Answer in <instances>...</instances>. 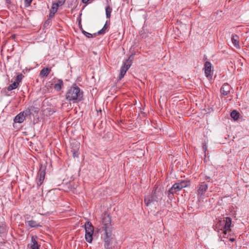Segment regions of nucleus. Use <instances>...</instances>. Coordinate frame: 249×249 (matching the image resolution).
Listing matches in <instances>:
<instances>
[{
    "instance_id": "nucleus-27",
    "label": "nucleus",
    "mask_w": 249,
    "mask_h": 249,
    "mask_svg": "<svg viewBox=\"0 0 249 249\" xmlns=\"http://www.w3.org/2000/svg\"><path fill=\"white\" fill-rule=\"evenodd\" d=\"M111 12L112 8L109 5L107 6L106 8V17L107 18H110Z\"/></svg>"
},
{
    "instance_id": "nucleus-8",
    "label": "nucleus",
    "mask_w": 249,
    "mask_h": 249,
    "mask_svg": "<svg viewBox=\"0 0 249 249\" xmlns=\"http://www.w3.org/2000/svg\"><path fill=\"white\" fill-rule=\"evenodd\" d=\"M33 112L37 113L38 112L37 108L34 106H31L22 112L25 118H26V117L30 118L31 115L33 114Z\"/></svg>"
},
{
    "instance_id": "nucleus-38",
    "label": "nucleus",
    "mask_w": 249,
    "mask_h": 249,
    "mask_svg": "<svg viewBox=\"0 0 249 249\" xmlns=\"http://www.w3.org/2000/svg\"><path fill=\"white\" fill-rule=\"evenodd\" d=\"M105 248L106 249H112L111 247H106Z\"/></svg>"
},
{
    "instance_id": "nucleus-7",
    "label": "nucleus",
    "mask_w": 249,
    "mask_h": 249,
    "mask_svg": "<svg viewBox=\"0 0 249 249\" xmlns=\"http://www.w3.org/2000/svg\"><path fill=\"white\" fill-rule=\"evenodd\" d=\"M103 226L102 229H107V228H112L111 224V218L108 214H105L102 219Z\"/></svg>"
},
{
    "instance_id": "nucleus-21",
    "label": "nucleus",
    "mask_w": 249,
    "mask_h": 249,
    "mask_svg": "<svg viewBox=\"0 0 249 249\" xmlns=\"http://www.w3.org/2000/svg\"><path fill=\"white\" fill-rule=\"evenodd\" d=\"M231 229L230 230H227L225 229H223L221 230L218 231V232L219 233V235L220 237L221 238H226L227 235L228 234V232L230 231Z\"/></svg>"
},
{
    "instance_id": "nucleus-22",
    "label": "nucleus",
    "mask_w": 249,
    "mask_h": 249,
    "mask_svg": "<svg viewBox=\"0 0 249 249\" xmlns=\"http://www.w3.org/2000/svg\"><path fill=\"white\" fill-rule=\"evenodd\" d=\"M114 237L107 238L104 237V240L105 242V247H111L112 243Z\"/></svg>"
},
{
    "instance_id": "nucleus-31",
    "label": "nucleus",
    "mask_w": 249,
    "mask_h": 249,
    "mask_svg": "<svg viewBox=\"0 0 249 249\" xmlns=\"http://www.w3.org/2000/svg\"><path fill=\"white\" fill-rule=\"evenodd\" d=\"M58 7L55 5L54 3H53L52 7L50 9V12H52L53 13H56L57 10H58Z\"/></svg>"
},
{
    "instance_id": "nucleus-9",
    "label": "nucleus",
    "mask_w": 249,
    "mask_h": 249,
    "mask_svg": "<svg viewBox=\"0 0 249 249\" xmlns=\"http://www.w3.org/2000/svg\"><path fill=\"white\" fill-rule=\"evenodd\" d=\"M211 69H212V64L209 61H206L204 65V71L208 79H211L212 78V76L211 75Z\"/></svg>"
},
{
    "instance_id": "nucleus-11",
    "label": "nucleus",
    "mask_w": 249,
    "mask_h": 249,
    "mask_svg": "<svg viewBox=\"0 0 249 249\" xmlns=\"http://www.w3.org/2000/svg\"><path fill=\"white\" fill-rule=\"evenodd\" d=\"M231 89V87L229 84L228 83H224L221 88V93L224 96L228 95L230 92Z\"/></svg>"
},
{
    "instance_id": "nucleus-16",
    "label": "nucleus",
    "mask_w": 249,
    "mask_h": 249,
    "mask_svg": "<svg viewBox=\"0 0 249 249\" xmlns=\"http://www.w3.org/2000/svg\"><path fill=\"white\" fill-rule=\"evenodd\" d=\"M25 223L26 224L27 223L28 225L30 228H37L42 227V226L40 224L38 223L36 221L33 220L27 221H26Z\"/></svg>"
},
{
    "instance_id": "nucleus-10",
    "label": "nucleus",
    "mask_w": 249,
    "mask_h": 249,
    "mask_svg": "<svg viewBox=\"0 0 249 249\" xmlns=\"http://www.w3.org/2000/svg\"><path fill=\"white\" fill-rule=\"evenodd\" d=\"M208 189V185L204 182H201L198 185L197 190L198 195L201 196L206 192Z\"/></svg>"
},
{
    "instance_id": "nucleus-36",
    "label": "nucleus",
    "mask_w": 249,
    "mask_h": 249,
    "mask_svg": "<svg viewBox=\"0 0 249 249\" xmlns=\"http://www.w3.org/2000/svg\"><path fill=\"white\" fill-rule=\"evenodd\" d=\"M55 13H52L51 12H50V14H49V18H53L54 16V15H55Z\"/></svg>"
},
{
    "instance_id": "nucleus-4",
    "label": "nucleus",
    "mask_w": 249,
    "mask_h": 249,
    "mask_svg": "<svg viewBox=\"0 0 249 249\" xmlns=\"http://www.w3.org/2000/svg\"><path fill=\"white\" fill-rule=\"evenodd\" d=\"M187 186V183L184 181L175 183L168 191L169 194H174Z\"/></svg>"
},
{
    "instance_id": "nucleus-30",
    "label": "nucleus",
    "mask_w": 249,
    "mask_h": 249,
    "mask_svg": "<svg viewBox=\"0 0 249 249\" xmlns=\"http://www.w3.org/2000/svg\"><path fill=\"white\" fill-rule=\"evenodd\" d=\"M107 28H108V26L107 25V23H106L103 26V28L97 33V35H104L105 33Z\"/></svg>"
},
{
    "instance_id": "nucleus-24",
    "label": "nucleus",
    "mask_w": 249,
    "mask_h": 249,
    "mask_svg": "<svg viewBox=\"0 0 249 249\" xmlns=\"http://www.w3.org/2000/svg\"><path fill=\"white\" fill-rule=\"evenodd\" d=\"M8 227L4 223L0 224V234L6 233L8 231Z\"/></svg>"
},
{
    "instance_id": "nucleus-3",
    "label": "nucleus",
    "mask_w": 249,
    "mask_h": 249,
    "mask_svg": "<svg viewBox=\"0 0 249 249\" xmlns=\"http://www.w3.org/2000/svg\"><path fill=\"white\" fill-rule=\"evenodd\" d=\"M151 194L154 198V200H155L156 202H158L160 201L163 196V192L157 185L154 186Z\"/></svg>"
},
{
    "instance_id": "nucleus-20",
    "label": "nucleus",
    "mask_w": 249,
    "mask_h": 249,
    "mask_svg": "<svg viewBox=\"0 0 249 249\" xmlns=\"http://www.w3.org/2000/svg\"><path fill=\"white\" fill-rule=\"evenodd\" d=\"M63 86V82L61 79H58L57 83L54 85L53 88L56 91H59Z\"/></svg>"
},
{
    "instance_id": "nucleus-23",
    "label": "nucleus",
    "mask_w": 249,
    "mask_h": 249,
    "mask_svg": "<svg viewBox=\"0 0 249 249\" xmlns=\"http://www.w3.org/2000/svg\"><path fill=\"white\" fill-rule=\"evenodd\" d=\"M79 143L77 142L76 143V148L74 149H73L72 147L71 148V152H72L73 157L74 158L78 157L79 154L78 152V150L79 149Z\"/></svg>"
},
{
    "instance_id": "nucleus-40",
    "label": "nucleus",
    "mask_w": 249,
    "mask_h": 249,
    "mask_svg": "<svg viewBox=\"0 0 249 249\" xmlns=\"http://www.w3.org/2000/svg\"><path fill=\"white\" fill-rule=\"evenodd\" d=\"M80 29H81V31H82V30H84L83 29V28H82V26H81V27H80Z\"/></svg>"
},
{
    "instance_id": "nucleus-26",
    "label": "nucleus",
    "mask_w": 249,
    "mask_h": 249,
    "mask_svg": "<svg viewBox=\"0 0 249 249\" xmlns=\"http://www.w3.org/2000/svg\"><path fill=\"white\" fill-rule=\"evenodd\" d=\"M225 222L223 220H219L216 225V228L217 229L218 231L223 229L222 227H224Z\"/></svg>"
},
{
    "instance_id": "nucleus-28",
    "label": "nucleus",
    "mask_w": 249,
    "mask_h": 249,
    "mask_svg": "<svg viewBox=\"0 0 249 249\" xmlns=\"http://www.w3.org/2000/svg\"><path fill=\"white\" fill-rule=\"evenodd\" d=\"M82 33L88 38L95 37L97 36V33L91 34L84 30H82Z\"/></svg>"
},
{
    "instance_id": "nucleus-39",
    "label": "nucleus",
    "mask_w": 249,
    "mask_h": 249,
    "mask_svg": "<svg viewBox=\"0 0 249 249\" xmlns=\"http://www.w3.org/2000/svg\"><path fill=\"white\" fill-rule=\"evenodd\" d=\"M234 238H230V241H231V242H233L234 241Z\"/></svg>"
},
{
    "instance_id": "nucleus-37",
    "label": "nucleus",
    "mask_w": 249,
    "mask_h": 249,
    "mask_svg": "<svg viewBox=\"0 0 249 249\" xmlns=\"http://www.w3.org/2000/svg\"><path fill=\"white\" fill-rule=\"evenodd\" d=\"M205 179L207 180L208 181H210V180L211 179V178H210V177L205 176Z\"/></svg>"
},
{
    "instance_id": "nucleus-1",
    "label": "nucleus",
    "mask_w": 249,
    "mask_h": 249,
    "mask_svg": "<svg viewBox=\"0 0 249 249\" xmlns=\"http://www.w3.org/2000/svg\"><path fill=\"white\" fill-rule=\"evenodd\" d=\"M83 93L80 89L76 84H74L67 91L65 95L66 99L73 103L79 102L83 99Z\"/></svg>"
},
{
    "instance_id": "nucleus-34",
    "label": "nucleus",
    "mask_w": 249,
    "mask_h": 249,
    "mask_svg": "<svg viewBox=\"0 0 249 249\" xmlns=\"http://www.w3.org/2000/svg\"><path fill=\"white\" fill-rule=\"evenodd\" d=\"M33 0H25V6H28L30 5Z\"/></svg>"
},
{
    "instance_id": "nucleus-17",
    "label": "nucleus",
    "mask_w": 249,
    "mask_h": 249,
    "mask_svg": "<svg viewBox=\"0 0 249 249\" xmlns=\"http://www.w3.org/2000/svg\"><path fill=\"white\" fill-rule=\"evenodd\" d=\"M51 71V68H44L40 72L39 75L41 77H47Z\"/></svg>"
},
{
    "instance_id": "nucleus-29",
    "label": "nucleus",
    "mask_w": 249,
    "mask_h": 249,
    "mask_svg": "<svg viewBox=\"0 0 249 249\" xmlns=\"http://www.w3.org/2000/svg\"><path fill=\"white\" fill-rule=\"evenodd\" d=\"M239 114L236 110H234L232 111L231 113V116L232 118H233L234 120H237L239 118Z\"/></svg>"
},
{
    "instance_id": "nucleus-32",
    "label": "nucleus",
    "mask_w": 249,
    "mask_h": 249,
    "mask_svg": "<svg viewBox=\"0 0 249 249\" xmlns=\"http://www.w3.org/2000/svg\"><path fill=\"white\" fill-rule=\"evenodd\" d=\"M23 76L21 73L18 74L16 78L15 82H17L18 83V85L21 81Z\"/></svg>"
},
{
    "instance_id": "nucleus-14",
    "label": "nucleus",
    "mask_w": 249,
    "mask_h": 249,
    "mask_svg": "<svg viewBox=\"0 0 249 249\" xmlns=\"http://www.w3.org/2000/svg\"><path fill=\"white\" fill-rule=\"evenodd\" d=\"M25 119L24 116L21 112L15 117L14 121L15 123H22Z\"/></svg>"
},
{
    "instance_id": "nucleus-25",
    "label": "nucleus",
    "mask_w": 249,
    "mask_h": 249,
    "mask_svg": "<svg viewBox=\"0 0 249 249\" xmlns=\"http://www.w3.org/2000/svg\"><path fill=\"white\" fill-rule=\"evenodd\" d=\"M18 86V83L14 81L12 84L9 85L7 89L8 91H11L13 89H16Z\"/></svg>"
},
{
    "instance_id": "nucleus-35",
    "label": "nucleus",
    "mask_w": 249,
    "mask_h": 249,
    "mask_svg": "<svg viewBox=\"0 0 249 249\" xmlns=\"http://www.w3.org/2000/svg\"><path fill=\"white\" fill-rule=\"evenodd\" d=\"M202 149L204 152L206 153V152L207 150V145L206 143L203 144Z\"/></svg>"
},
{
    "instance_id": "nucleus-6",
    "label": "nucleus",
    "mask_w": 249,
    "mask_h": 249,
    "mask_svg": "<svg viewBox=\"0 0 249 249\" xmlns=\"http://www.w3.org/2000/svg\"><path fill=\"white\" fill-rule=\"evenodd\" d=\"M45 170L46 168L45 166L41 165L40 167V169L38 172L37 176L36 179L38 186H40L44 180L46 174Z\"/></svg>"
},
{
    "instance_id": "nucleus-15",
    "label": "nucleus",
    "mask_w": 249,
    "mask_h": 249,
    "mask_svg": "<svg viewBox=\"0 0 249 249\" xmlns=\"http://www.w3.org/2000/svg\"><path fill=\"white\" fill-rule=\"evenodd\" d=\"M112 229L108 227L107 229H103L104 231V237H114V235L112 233Z\"/></svg>"
},
{
    "instance_id": "nucleus-41",
    "label": "nucleus",
    "mask_w": 249,
    "mask_h": 249,
    "mask_svg": "<svg viewBox=\"0 0 249 249\" xmlns=\"http://www.w3.org/2000/svg\"><path fill=\"white\" fill-rule=\"evenodd\" d=\"M48 20H47V21L45 22V24H48V23H47V22H48Z\"/></svg>"
},
{
    "instance_id": "nucleus-33",
    "label": "nucleus",
    "mask_w": 249,
    "mask_h": 249,
    "mask_svg": "<svg viewBox=\"0 0 249 249\" xmlns=\"http://www.w3.org/2000/svg\"><path fill=\"white\" fill-rule=\"evenodd\" d=\"M56 2L54 3L58 7L62 6L65 2L66 0H56Z\"/></svg>"
},
{
    "instance_id": "nucleus-19",
    "label": "nucleus",
    "mask_w": 249,
    "mask_h": 249,
    "mask_svg": "<svg viewBox=\"0 0 249 249\" xmlns=\"http://www.w3.org/2000/svg\"><path fill=\"white\" fill-rule=\"evenodd\" d=\"M223 221H224L225 223L224 227H222V228L227 230H230L231 224V219L230 217H226V219H224Z\"/></svg>"
},
{
    "instance_id": "nucleus-12",
    "label": "nucleus",
    "mask_w": 249,
    "mask_h": 249,
    "mask_svg": "<svg viewBox=\"0 0 249 249\" xmlns=\"http://www.w3.org/2000/svg\"><path fill=\"white\" fill-rule=\"evenodd\" d=\"M155 202V201L154 200V198L153 197V196L151 194L144 196V203L146 206H149L152 203H153Z\"/></svg>"
},
{
    "instance_id": "nucleus-2",
    "label": "nucleus",
    "mask_w": 249,
    "mask_h": 249,
    "mask_svg": "<svg viewBox=\"0 0 249 249\" xmlns=\"http://www.w3.org/2000/svg\"><path fill=\"white\" fill-rule=\"evenodd\" d=\"M85 230V239L89 243H91L92 241V236L94 231V227L91 222L87 221L84 225Z\"/></svg>"
},
{
    "instance_id": "nucleus-18",
    "label": "nucleus",
    "mask_w": 249,
    "mask_h": 249,
    "mask_svg": "<svg viewBox=\"0 0 249 249\" xmlns=\"http://www.w3.org/2000/svg\"><path fill=\"white\" fill-rule=\"evenodd\" d=\"M37 237L36 236H33L31 238V242L32 245H31V249H39V246L38 245L37 242L36 240Z\"/></svg>"
},
{
    "instance_id": "nucleus-42",
    "label": "nucleus",
    "mask_w": 249,
    "mask_h": 249,
    "mask_svg": "<svg viewBox=\"0 0 249 249\" xmlns=\"http://www.w3.org/2000/svg\"><path fill=\"white\" fill-rule=\"evenodd\" d=\"M48 20H47V21L45 22V24H48V23H47V22H48Z\"/></svg>"
},
{
    "instance_id": "nucleus-13",
    "label": "nucleus",
    "mask_w": 249,
    "mask_h": 249,
    "mask_svg": "<svg viewBox=\"0 0 249 249\" xmlns=\"http://www.w3.org/2000/svg\"><path fill=\"white\" fill-rule=\"evenodd\" d=\"M231 41L233 45V46L236 48V49H239L240 48V44H239V37L236 35H232L231 36Z\"/></svg>"
},
{
    "instance_id": "nucleus-5",
    "label": "nucleus",
    "mask_w": 249,
    "mask_h": 249,
    "mask_svg": "<svg viewBox=\"0 0 249 249\" xmlns=\"http://www.w3.org/2000/svg\"><path fill=\"white\" fill-rule=\"evenodd\" d=\"M131 57H132V55H131L129 58L124 63L123 66L121 67L119 75V79H121L124 77L126 72L131 66L132 64V59H131Z\"/></svg>"
}]
</instances>
